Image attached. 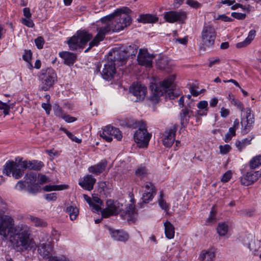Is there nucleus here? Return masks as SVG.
Instances as JSON below:
<instances>
[{
  "label": "nucleus",
  "mask_w": 261,
  "mask_h": 261,
  "mask_svg": "<svg viewBox=\"0 0 261 261\" xmlns=\"http://www.w3.org/2000/svg\"><path fill=\"white\" fill-rule=\"evenodd\" d=\"M218 102V99L217 97L212 98L210 101V106L211 107H215Z\"/></svg>",
  "instance_id": "obj_62"
},
{
  "label": "nucleus",
  "mask_w": 261,
  "mask_h": 261,
  "mask_svg": "<svg viewBox=\"0 0 261 261\" xmlns=\"http://www.w3.org/2000/svg\"><path fill=\"white\" fill-rule=\"evenodd\" d=\"M96 181V179L92 175H87L79 181V184L85 190L90 191L93 189Z\"/></svg>",
  "instance_id": "obj_21"
},
{
  "label": "nucleus",
  "mask_w": 261,
  "mask_h": 261,
  "mask_svg": "<svg viewBox=\"0 0 261 261\" xmlns=\"http://www.w3.org/2000/svg\"><path fill=\"white\" fill-rule=\"evenodd\" d=\"M32 55L31 50H25L22 56V58L26 62L30 63L32 59Z\"/></svg>",
  "instance_id": "obj_49"
},
{
  "label": "nucleus",
  "mask_w": 261,
  "mask_h": 261,
  "mask_svg": "<svg viewBox=\"0 0 261 261\" xmlns=\"http://www.w3.org/2000/svg\"><path fill=\"white\" fill-rule=\"evenodd\" d=\"M84 197L85 200L89 204L92 211H97L99 209L98 206L97 205L94 204V202L92 201V199H91L90 197L87 195L84 194Z\"/></svg>",
  "instance_id": "obj_40"
},
{
  "label": "nucleus",
  "mask_w": 261,
  "mask_h": 261,
  "mask_svg": "<svg viewBox=\"0 0 261 261\" xmlns=\"http://www.w3.org/2000/svg\"><path fill=\"white\" fill-rule=\"evenodd\" d=\"M92 201L94 202V204L97 205L99 209L97 211H93L94 212H100L102 210L101 208V205L102 204V201L100 199V198L98 197H93L92 198Z\"/></svg>",
  "instance_id": "obj_43"
},
{
  "label": "nucleus",
  "mask_w": 261,
  "mask_h": 261,
  "mask_svg": "<svg viewBox=\"0 0 261 261\" xmlns=\"http://www.w3.org/2000/svg\"><path fill=\"white\" fill-rule=\"evenodd\" d=\"M136 176L141 179L145 177L147 174V170L144 167H138L135 172Z\"/></svg>",
  "instance_id": "obj_39"
},
{
  "label": "nucleus",
  "mask_w": 261,
  "mask_h": 261,
  "mask_svg": "<svg viewBox=\"0 0 261 261\" xmlns=\"http://www.w3.org/2000/svg\"><path fill=\"white\" fill-rule=\"evenodd\" d=\"M241 123L242 125L241 133L242 134L245 135L248 134L252 128L254 122L252 119H250L249 121L242 119Z\"/></svg>",
  "instance_id": "obj_27"
},
{
  "label": "nucleus",
  "mask_w": 261,
  "mask_h": 261,
  "mask_svg": "<svg viewBox=\"0 0 261 261\" xmlns=\"http://www.w3.org/2000/svg\"><path fill=\"white\" fill-rule=\"evenodd\" d=\"M39 174L34 172H30L24 176L25 181L28 184V190L30 193H36L39 192L40 186L36 182Z\"/></svg>",
  "instance_id": "obj_13"
},
{
  "label": "nucleus",
  "mask_w": 261,
  "mask_h": 261,
  "mask_svg": "<svg viewBox=\"0 0 261 261\" xmlns=\"http://www.w3.org/2000/svg\"><path fill=\"white\" fill-rule=\"evenodd\" d=\"M164 18L170 23L182 21L187 17V13L184 11H169L164 14Z\"/></svg>",
  "instance_id": "obj_15"
},
{
  "label": "nucleus",
  "mask_w": 261,
  "mask_h": 261,
  "mask_svg": "<svg viewBox=\"0 0 261 261\" xmlns=\"http://www.w3.org/2000/svg\"><path fill=\"white\" fill-rule=\"evenodd\" d=\"M92 38L91 34L84 31H80L72 37L68 38L67 43L71 50H74L83 47Z\"/></svg>",
  "instance_id": "obj_6"
},
{
  "label": "nucleus",
  "mask_w": 261,
  "mask_h": 261,
  "mask_svg": "<svg viewBox=\"0 0 261 261\" xmlns=\"http://www.w3.org/2000/svg\"><path fill=\"white\" fill-rule=\"evenodd\" d=\"M43 166V163L41 161H22L21 159L17 158L15 161H8L6 162L4 166L3 173L8 176L12 173L13 177L19 179L23 176L25 169L39 170Z\"/></svg>",
  "instance_id": "obj_3"
},
{
  "label": "nucleus",
  "mask_w": 261,
  "mask_h": 261,
  "mask_svg": "<svg viewBox=\"0 0 261 261\" xmlns=\"http://www.w3.org/2000/svg\"><path fill=\"white\" fill-rule=\"evenodd\" d=\"M30 219L35 226L44 227L47 225L46 222L40 218L30 216Z\"/></svg>",
  "instance_id": "obj_36"
},
{
  "label": "nucleus",
  "mask_w": 261,
  "mask_h": 261,
  "mask_svg": "<svg viewBox=\"0 0 261 261\" xmlns=\"http://www.w3.org/2000/svg\"><path fill=\"white\" fill-rule=\"evenodd\" d=\"M44 198L47 200L55 201L57 199V194L56 193H52L44 195Z\"/></svg>",
  "instance_id": "obj_54"
},
{
  "label": "nucleus",
  "mask_w": 261,
  "mask_h": 261,
  "mask_svg": "<svg viewBox=\"0 0 261 261\" xmlns=\"http://www.w3.org/2000/svg\"><path fill=\"white\" fill-rule=\"evenodd\" d=\"M163 192H160V198L159 199V204L160 206L165 211H167L169 210V206L168 204L164 201V200L163 199Z\"/></svg>",
  "instance_id": "obj_41"
},
{
  "label": "nucleus",
  "mask_w": 261,
  "mask_h": 261,
  "mask_svg": "<svg viewBox=\"0 0 261 261\" xmlns=\"http://www.w3.org/2000/svg\"><path fill=\"white\" fill-rule=\"evenodd\" d=\"M129 91L136 97V101H140L144 99L147 93V88L144 85L137 83L130 86Z\"/></svg>",
  "instance_id": "obj_14"
},
{
  "label": "nucleus",
  "mask_w": 261,
  "mask_h": 261,
  "mask_svg": "<svg viewBox=\"0 0 261 261\" xmlns=\"http://www.w3.org/2000/svg\"><path fill=\"white\" fill-rule=\"evenodd\" d=\"M66 212L69 215L70 218L72 221L75 220L79 215L78 208L72 205L67 206Z\"/></svg>",
  "instance_id": "obj_31"
},
{
  "label": "nucleus",
  "mask_w": 261,
  "mask_h": 261,
  "mask_svg": "<svg viewBox=\"0 0 261 261\" xmlns=\"http://www.w3.org/2000/svg\"><path fill=\"white\" fill-rule=\"evenodd\" d=\"M44 42V39L42 37H38L35 40V44L39 49L42 48Z\"/></svg>",
  "instance_id": "obj_47"
},
{
  "label": "nucleus",
  "mask_w": 261,
  "mask_h": 261,
  "mask_svg": "<svg viewBox=\"0 0 261 261\" xmlns=\"http://www.w3.org/2000/svg\"><path fill=\"white\" fill-rule=\"evenodd\" d=\"M248 44H249V43L247 41H246V39H245V40L243 41V42H239V43H238L237 44H236V47L239 48H242V47H246Z\"/></svg>",
  "instance_id": "obj_63"
},
{
  "label": "nucleus",
  "mask_w": 261,
  "mask_h": 261,
  "mask_svg": "<svg viewBox=\"0 0 261 261\" xmlns=\"http://www.w3.org/2000/svg\"><path fill=\"white\" fill-rule=\"evenodd\" d=\"M231 103L232 105L237 107L241 111L243 112L244 110L243 104L239 100L232 98L231 99Z\"/></svg>",
  "instance_id": "obj_42"
},
{
  "label": "nucleus",
  "mask_w": 261,
  "mask_h": 261,
  "mask_svg": "<svg viewBox=\"0 0 261 261\" xmlns=\"http://www.w3.org/2000/svg\"><path fill=\"white\" fill-rule=\"evenodd\" d=\"M37 248L38 253L43 258H50L54 252V246L50 242L40 243Z\"/></svg>",
  "instance_id": "obj_17"
},
{
  "label": "nucleus",
  "mask_w": 261,
  "mask_h": 261,
  "mask_svg": "<svg viewBox=\"0 0 261 261\" xmlns=\"http://www.w3.org/2000/svg\"><path fill=\"white\" fill-rule=\"evenodd\" d=\"M197 107L199 109H202L203 110H208V103L206 100H202L199 101L197 105Z\"/></svg>",
  "instance_id": "obj_48"
},
{
  "label": "nucleus",
  "mask_w": 261,
  "mask_h": 261,
  "mask_svg": "<svg viewBox=\"0 0 261 261\" xmlns=\"http://www.w3.org/2000/svg\"><path fill=\"white\" fill-rule=\"evenodd\" d=\"M99 189H100V192H105L107 189V184L106 181H100L98 183Z\"/></svg>",
  "instance_id": "obj_58"
},
{
  "label": "nucleus",
  "mask_w": 261,
  "mask_h": 261,
  "mask_svg": "<svg viewBox=\"0 0 261 261\" xmlns=\"http://www.w3.org/2000/svg\"><path fill=\"white\" fill-rule=\"evenodd\" d=\"M153 58L154 56L150 55L146 49H140L138 56V61L140 65L150 67L152 66Z\"/></svg>",
  "instance_id": "obj_18"
},
{
  "label": "nucleus",
  "mask_w": 261,
  "mask_h": 261,
  "mask_svg": "<svg viewBox=\"0 0 261 261\" xmlns=\"http://www.w3.org/2000/svg\"><path fill=\"white\" fill-rule=\"evenodd\" d=\"M244 244L251 251L255 250L254 239L252 236H248L247 240H244Z\"/></svg>",
  "instance_id": "obj_38"
},
{
  "label": "nucleus",
  "mask_w": 261,
  "mask_h": 261,
  "mask_svg": "<svg viewBox=\"0 0 261 261\" xmlns=\"http://www.w3.org/2000/svg\"><path fill=\"white\" fill-rule=\"evenodd\" d=\"M100 135L108 142L112 141V137H114L118 141L121 140L122 138V135L120 130L118 128L111 125L105 127Z\"/></svg>",
  "instance_id": "obj_12"
},
{
  "label": "nucleus",
  "mask_w": 261,
  "mask_h": 261,
  "mask_svg": "<svg viewBox=\"0 0 261 261\" xmlns=\"http://www.w3.org/2000/svg\"><path fill=\"white\" fill-rule=\"evenodd\" d=\"M23 12L26 18H30L31 17L32 14L29 8H24L23 10Z\"/></svg>",
  "instance_id": "obj_64"
},
{
  "label": "nucleus",
  "mask_w": 261,
  "mask_h": 261,
  "mask_svg": "<svg viewBox=\"0 0 261 261\" xmlns=\"http://www.w3.org/2000/svg\"><path fill=\"white\" fill-rule=\"evenodd\" d=\"M145 190L143 194L142 199L143 202L146 203L152 200L156 191L155 187L150 182H147L144 186Z\"/></svg>",
  "instance_id": "obj_19"
},
{
  "label": "nucleus",
  "mask_w": 261,
  "mask_h": 261,
  "mask_svg": "<svg viewBox=\"0 0 261 261\" xmlns=\"http://www.w3.org/2000/svg\"><path fill=\"white\" fill-rule=\"evenodd\" d=\"M26 187L24 182L22 180H19L15 186V189L19 191L24 190Z\"/></svg>",
  "instance_id": "obj_56"
},
{
  "label": "nucleus",
  "mask_w": 261,
  "mask_h": 261,
  "mask_svg": "<svg viewBox=\"0 0 261 261\" xmlns=\"http://www.w3.org/2000/svg\"><path fill=\"white\" fill-rule=\"evenodd\" d=\"M176 135L175 129H170L165 132L163 135V142L167 147H171L175 141Z\"/></svg>",
  "instance_id": "obj_22"
},
{
  "label": "nucleus",
  "mask_w": 261,
  "mask_h": 261,
  "mask_svg": "<svg viewBox=\"0 0 261 261\" xmlns=\"http://www.w3.org/2000/svg\"><path fill=\"white\" fill-rule=\"evenodd\" d=\"M22 22L24 25L29 28H33L34 25L33 21L30 18H23Z\"/></svg>",
  "instance_id": "obj_52"
},
{
  "label": "nucleus",
  "mask_w": 261,
  "mask_h": 261,
  "mask_svg": "<svg viewBox=\"0 0 261 261\" xmlns=\"http://www.w3.org/2000/svg\"><path fill=\"white\" fill-rule=\"evenodd\" d=\"M216 33L214 28L211 25L204 26L201 32V37L202 45L211 47L214 44Z\"/></svg>",
  "instance_id": "obj_11"
},
{
  "label": "nucleus",
  "mask_w": 261,
  "mask_h": 261,
  "mask_svg": "<svg viewBox=\"0 0 261 261\" xmlns=\"http://www.w3.org/2000/svg\"><path fill=\"white\" fill-rule=\"evenodd\" d=\"M250 167L251 169H255L261 165V155L253 158L250 161Z\"/></svg>",
  "instance_id": "obj_35"
},
{
  "label": "nucleus",
  "mask_w": 261,
  "mask_h": 261,
  "mask_svg": "<svg viewBox=\"0 0 261 261\" xmlns=\"http://www.w3.org/2000/svg\"><path fill=\"white\" fill-rule=\"evenodd\" d=\"M13 218L0 213V236L7 237L9 230L12 233L10 240L13 247L17 251H23L36 247V244L31 238L30 227L23 224L15 226Z\"/></svg>",
  "instance_id": "obj_1"
},
{
  "label": "nucleus",
  "mask_w": 261,
  "mask_h": 261,
  "mask_svg": "<svg viewBox=\"0 0 261 261\" xmlns=\"http://www.w3.org/2000/svg\"><path fill=\"white\" fill-rule=\"evenodd\" d=\"M59 56L64 59L65 64L69 66L73 65L76 59L75 55L69 51L60 52Z\"/></svg>",
  "instance_id": "obj_26"
},
{
  "label": "nucleus",
  "mask_w": 261,
  "mask_h": 261,
  "mask_svg": "<svg viewBox=\"0 0 261 261\" xmlns=\"http://www.w3.org/2000/svg\"><path fill=\"white\" fill-rule=\"evenodd\" d=\"M158 19L156 17L149 14L140 15L138 18L139 22L143 23H153L157 21Z\"/></svg>",
  "instance_id": "obj_30"
},
{
  "label": "nucleus",
  "mask_w": 261,
  "mask_h": 261,
  "mask_svg": "<svg viewBox=\"0 0 261 261\" xmlns=\"http://www.w3.org/2000/svg\"><path fill=\"white\" fill-rule=\"evenodd\" d=\"M41 82L40 87L42 90L47 91L54 85L57 81V76L55 71L51 68L42 70L39 76Z\"/></svg>",
  "instance_id": "obj_7"
},
{
  "label": "nucleus",
  "mask_w": 261,
  "mask_h": 261,
  "mask_svg": "<svg viewBox=\"0 0 261 261\" xmlns=\"http://www.w3.org/2000/svg\"><path fill=\"white\" fill-rule=\"evenodd\" d=\"M135 206L134 204H129L127 207L126 212L129 216H132L135 213Z\"/></svg>",
  "instance_id": "obj_55"
},
{
  "label": "nucleus",
  "mask_w": 261,
  "mask_h": 261,
  "mask_svg": "<svg viewBox=\"0 0 261 261\" xmlns=\"http://www.w3.org/2000/svg\"><path fill=\"white\" fill-rule=\"evenodd\" d=\"M207 111H208V110H203L202 109H199V110H198L196 112V113L195 114V116L198 117V116H205L207 115Z\"/></svg>",
  "instance_id": "obj_61"
},
{
  "label": "nucleus",
  "mask_w": 261,
  "mask_h": 261,
  "mask_svg": "<svg viewBox=\"0 0 261 261\" xmlns=\"http://www.w3.org/2000/svg\"><path fill=\"white\" fill-rule=\"evenodd\" d=\"M231 16L236 19L242 20L246 18V15L241 13L232 12Z\"/></svg>",
  "instance_id": "obj_53"
},
{
  "label": "nucleus",
  "mask_w": 261,
  "mask_h": 261,
  "mask_svg": "<svg viewBox=\"0 0 261 261\" xmlns=\"http://www.w3.org/2000/svg\"><path fill=\"white\" fill-rule=\"evenodd\" d=\"M228 230V227L226 223H219L217 227V231L219 236H225Z\"/></svg>",
  "instance_id": "obj_33"
},
{
  "label": "nucleus",
  "mask_w": 261,
  "mask_h": 261,
  "mask_svg": "<svg viewBox=\"0 0 261 261\" xmlns=\"http://www.w3.org/2000/svg\"><path fill=\"white\" fill-rule=\"evenodd\" d=\"M229 110L228 109L222 108L220 111L221 116L224 118L227 117L229 115Z\"/></svg>",
  "instance_id": "obj_60"
},
{
  "label": "nucleus",
  "mask_w": 261,
  "mask_h": 261,
  "mask_svg": "<svg viewBox=\"0 0 261 261\" xmlns=\"http://www.w3.org/2000/svg\"><path fill=\"white\" fill-rule=\"evenodd\" d=\"M256 31L254 30H252L249 31L248 37L245 39L250 44L251 42L254 39Z\"/></svg>",
  "instance_id": "obj_50"
},
{
  "label": "nucleus",
  "mask_w": 261,
  "mask_h": 261,
  "mask_svg": "<svg viewBox=\"0 0 261 261\" xmlns=\"http://www.w3.org/2000/svg\"><path fill=\"white\" fill-rule=\"evenodd\" d=\"M215 257V253L212 251L204 250L200 254V261H213Z\"/></svg>",
  "instance_id": "obj_28"
},
{
  "label": "nucleus",
  "mask_w": 261,
  "mask_h": 261,
  "mask_svg": "<svg viewBox=\"0 0 261 261\" xmlns=\"http://www.w3.org/2000/svg\"><path fill=\"white\" fill-rule=\"evenodd\" d=\"M127 49V51L114 50L113 52L109 53L108 59L101 72L105 80H112L116 73V65L123 66L126 63L129 56H135L137 53L135 45H130Z\"/></svg>",
  "instance_id": "obj_2"
},
{
  "label": "nucleus",
  "mask_w": 261,
  "mask_h": 261,
  "mask_svg": "<svg viewBox=\"0 0 261 261\" xmlns=\"http://www.w3.org/2000/svg\"><path fill=\"white\" fill-rule=\"evenodd\" d=\"M231 148L230 146V145H229L228 144L219 146L220 152L222 154H227L228 152H229L230 151Z\"/></svg>",
  "instance_id": "obj_44"
},
{
  "label": "nucleus",
  "mask_w": 261,
  "mask_h": 261,
  "mask_svg": "<svg viewBox=\"0 0 261 261\" xmlns=\"http://www.w3.org/2000/svg\"><path fill=\"white\" fill-rule=\"evenodd\" d=\"M54 113L56 116L61 118L68 123L73 122L76 120V118L65 114L59 106L55 108Z\"/></svg>",
  "instance_id": "obj_25"
},
{
  "label": "nucleus",
  "mask_w": 261,
  "mask_h": 261,
  "mask_svg": "<svg viewBox=\"0 0 261 261\" xmlns=\"http://www.w3.org/2000/svg\"><path fill=\"white\" fill-rule=\"evenodd\" d=\"M101 21L103 22L102 26L97 29L98 34L95 36L93 40L89 43V47L85 50L86 52L93 46H97L99 42L103 40L105 35L111 31H112V29L108 20V18H102Z\"/></svg>",
  "instance_id": "obj_8"
},
{
  "label": "nucleus",
  "mask_w": 261,
  "mask_h": 261,
  "mask_svg": "<svg viewBox=\"0 0 261 261\" xmlns=\"http://www.w3.org/2000/svg\"><path fill=\"white\" fill-rule=\"evenodd\" d=\"M135 141L142 147H147L151 138V134L147 132L146 125L141 122L139 129L136 130L134 136Z\"/></svg>",
  "instance_id": "obj_10"
},
{
  "label": "nucleus",
  "mask_w": 261,
  "mask_h": 261,
  "mask_svg": "<svg viewBox=\"0 0 261 261\" xmlns=\"http://www.w3.org/2000/svg\"><path fill=\"white\" fill-rule=\"evenodd\" d=\"M130 12L127 7H123L106 17L113 32H119L130 24L132 20L129 15Z\"/></svg>",
  "instance_id": "obj_4"
},
{
  "label": "nucleus",
  "mask_w": 261,
  "mask_h": 261,
  "mask_svg": "<svg viewBox=\"0 0 261 261\" xmlns=\"http://www.w3.org/2000/svg\"><path fill=\"white\" fill-rule=\"evenodd\" d=\"M174 75H170L158 84H152L150 86L152 94L149 97L150 100L154 104L158 103L160 96L168 91H169L168 93L169 97L170 98H172L170 95V91L173 89L174 87Z\"/></svg>",
  "instance_id": "obj_5"
},
{
  "label": "nucleus",
  "mask_w": 261,
  "mask_h": 261,
  "mask_svg": "<svg viewBox=\"0 0 261 261\" xmlns=\"http://www.w3.org/2000/svg\"><path fill=\"white\" fill-rule=\"evenodd\" d=\"M67 136L72 141L77 143H80L82 142V140L77 138L74 135H73L71 132L68 134Z\"/></svg>",
  "instance_id": "obj_59"
},
{
  "label": "nucleus",
  "mask_w": 261,
  "mask_h": 261,
  "mask_svg": "<svg viewBox=\"0 0 261 261\" xmlns=\"http://www.w3.org/2000/svg\"><path fill=\"white\" fill-rule=\"evenodd\" d=\"M186 4L194 9H198L201 6V4L198 3L197 1L194 0H187L186 1Z\"/></svg>",
  "instance_id": "obj_45"
},
{
  "label": "nucleus",
  "mask_w": 261,
  "mask_h": 261,
  "mask_svg": "<svg viewBox=\"0 0 261 261\" xmlns=\"http://www.w3.org/2000/svg\"><path fill=\"white\" fill-rule=\"evenodd\" d=\"M252 139V138L250 139L246 138L242 141H237L236 142V145L240 150H241L246 146L250 144Z\"/></svg>",
  "instance_id": "obj_37"
},
{
  "label": "nucleus",
  "mask_w": 261,
  "mask_h": 261,
  "mask_svg": "<svg viewBox=\"0 0 261 261\" xmlns=\"http://www.w3.org/2000/svg\"><path fill=\"white\" fill-rule=\"evenodd\" d=\"M216 213H217V212H216V210L215 206H213L211 208L210 216L206 221V222H205L206 225H211L216 222V221H217V219L216 218Z\"/></svg>",
  "instance_id": "obj_32"
},
{
  "label": "nucleus",
  "mask_w": 261,
  "mask_h": 261,
  "mask_svg": "<svg viewBox=\"0 0 261 261\" xmlns=\"http://www.w3.org/2000/svg\"><path fill=\"white\" fill-rule=\"evenodd\" d=\"M66 185H46L43 188L45 191L49 192L52 191H59L67 189Z\"/></svg>",
  "instance_id": "obj_34"
},
{
  "label": "nucleus",
  "mask_w": 261,
  "mask_h": 261,
  "mask_svg": "<svg viewBox=\"0 0 261 261\" xmlns=\"http://www.w3.org/2000/svg\"><path fill=\"white\" fill-rule=\"evenodd\" d=\"M108 229L111 238L115 241L125 242L129 238L128 233L123 230H115L110 227H108Z\"/></svg>",
  "instance_id": "obj_20"
},
{
  "label": "nucleus",
  "mask_w": 261,
  "mask_h": 261,
  "mask_svg": "<svg viewBox=\"0 0 261 261\" xmlns=\"http://www.w3.org/2000/svg\"><path fill=\"white\" fill-rule=\"evenodd\" d=\"M208 67H212L214 65L218 64L220 62V59L218 57L212 58L208 59Z\"/></svg>",
  "instance_id": "obj_51"
},
{
  "label": "nucleus",
  "mask_w": 261,
  "mask_h": 261,
  "mask_svg": "<svg viewBox=\"0 0 261 261\" xmlns=\"http://www.w3.org/2000/svg\"><path fill=\"white\" fill-rule=\"evenodd\" d=\"M107 166V162L106 160H102L97 164L90 166L88 168V171L97 175L105 171Z\"/></svg>",
  "instance_id": "obj_24"
},
{
  "label": "nucleus",
  "mask_w": 261,
  "mask_h": 261,
  "mask_svg": "<svg viewBox=\"0 0 261 261\" xmlns=\"http://www.w3.org/2000/svg\"><path fill=\"white\" fill-rule=\"evenodd\" d=\"M194 116L193 111L185 108L182 109L180 112V120L181 125L186 127L189 123V118Z\"/></svg>",
  "instance_id": "obj_23"
},
{
  "label": "nucleus",
  "mask_w": 261,
  "mask_h": 261,
  "mask_svg": "<svg viewBox=\"0 0 261 261\" xmlns=\"http://www.w3.org/2000/svg\"><path fill=\"white\" fill-rule=\"evenodd\" d=\"M231 178V173L230 171H228L223 175L221 180L223 182H227Z\"/></svg>",
  "instance_id": "obj_57"
},
{
  "label": "nucleus",
  "mask_w": 261,
  "mask_h": 261,
  "mask_svg": "<svg viewBox=\"0 0 261 261\" xmlns=\"http://www.w3.org/2000/svg\"><path fill=\"white\" fill-rule=\"evenodd\" d=\"M165 232L166 237L169 239H171L174 236V227L169 221H166L164 223Z\"/></svg>",
  "instance_id": "obj_29"
},
{
  "label": "nucleus",
  "mask_w": 261,
  "mask_h": 261,
  "mask_svg": "<svg viewBox=\"0 0 261 261\" xmlns=\"http://www.w3.org/2000/svg\"><path fill=\"white\" fill-rule=\"evenodd\" d=\"M261 176V172L257 171L248 172L240 178L241 184L245 186H248L255 182Z\"/></svg>",
  "instance_id": "obj_16"
},
{
  "label": "nucleus",
  "mask_w": 261,
  "mask_h": 261,
  "mask_svg": "<svg viewBox=\"0 0 261 261\" xmlns=\"http://www.w3.org/2000/svg\"><path fill=\"white\" fill-rule=\"evenodd\" d=\"M246 112V116L244 119V120H247L249 121V120L252 119V120L254 122V115L252 113V111L250 108H247L245 109Z\"/></svg>",
  "instance_id": "obj_46"
},
{
  "label": "nucleus",
  "mask_w": 261,
  "mask_h": 261,
  "mask_svg": "<svg viewBox=\"0 0 261 261\" xmlns=\"http://www.w3.org/2000/svg\"><path fill=\"white\" fill-rule=\"evenodd\" d=\"M123 210V205L117 200L109 199L106 202V207L101 211V216L108 218L116 216Z\"/></svg>",
  "instance_id": "obj_9"
}]
</instances>
